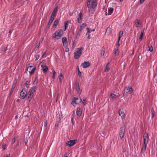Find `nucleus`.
<instances>
[{
    "mask_svg": "<svg viewBox=\"0 0 157 157\" xmlns=\"http://www.w3.org/2000/svg\"><path fill=\"white\" fill-rule=\"evenodd\" d=\"M117 97V95L114 94L112 93L110 96V97L113 99H115Z\"/></svg>",
    "mask_w": 157,
    "mask_h": 157,
    "instance_id": "nucleus-24",
    "label": "nucleus"
},
{
    "mask_svg": "<svg viewBox=\"0 0 157 157\" xmlns=\"http://www.w3.org/2000/svg\"><path fill=\"white\" fill-rule=\"evenodd\" d=\"M120 40H119V39H118L117 42L116 44V48H117L120 46V44H119Z\"/></svg>",
    "mask_w": 157,
    "mask_h": 157,
    "instance_id": "nucleus-36",
    "label": "nucleus"
},
{
    "mask_svg": "<svg viewBox=\"0 0 157 157\" xmlns=\"http://www.w3.org/2000/svg\"><path fill=\"white\" fill-rule=\"evenodd\" d=\"M46 57V54L45 52H44L43 54L42 57V58H45Z\"/></svg>",
    "mask_w": 157,
    "mask_h": 157,
    "instance_id": "nucleus-48",
    "label": "nucleus"
},
{
    "mask_svg": "<svg viewBox=\"0 0 157 157\" xmlns=\"http://www.w3.org/2000/svg\"><path fill=\"white\" fill-rule=\"evenodd\" d=\"M86 35L88 36L87 38L88 39H90L91 38L90 33H89V32H87L86 33Z\"/></svg>",
    "mask_w": 157,
    "mask_h": 157,
    "instance_id": "nucleus-34",
    "label": "nucleus"
},
{
    "mask_svg": "<svg viewBox=\"0 0 157 157\" xmlns=\"http://www.w3.org/2000/svg\"><path fill=\"white\" fill-rule=\"evenodd\" d=\"M86 30L87 31V32H89V33H91L92 32H94L95 31L94 29H90L88 28H86Z\"/></svg>",
    "mask_w": 157,
    "mask_h": 157,
    "instance_id": "nucleus-27",
    "label": "nucleus"
},
{
    "mask_svg": "<svg viewBox=\"0 0 157 157\" xmlns=\"http://www.w3.org/2000/svg\"><path fill=\"white\" fill-rule=\"evenodd\" d=\"M40 45V43H39L38 44H37L36 45V46L35 47V49L36 50L38 48L39 46Z\"/></svg>",
    "mask_w": 157,
    "mask_h": 157,
    "instance_id": "nucleus-45",
    "label": "nucleus"
},
{
    "mask_svg": "<svg viewBox=\"0 0 157 157\" xmlns=\"http://www.w3.org/2000/svg\"><path fill=\"white\" fill-rule=\"evenodd\" d=\"M151 114L152 115V118H154V117H155V112L154 111L153 109H152L151 110Z\"/></svg>",
    "mask_w": 157,
    "mask_h": 157,
    "instance_id": "nucleus-30",
    "label": "nucleus"
},
{
    "mask_svg": "<svg viewBox=\"0 0 157 157\" xmlns=\"http://www.w3.org/2000/svg\"><path fill=\"white\" fill-rule=\"evenodd\" d=\"M90 65V63L88 62H85L82 64V67L85 68L89 67Z\"/></svg>",
    "mask_w": 157,
    "mask_h": 157,
    "instance_id": "nucleus-14",
    "label": "nucleus"
},
{
    "mask_svg": "<svg viewBox=\"0 0 157 157\" xmlns=\"http://www.w3.org/2000/svg\"><path fill=\"white\" fill-rule=\"evenodd\" d=\"M36 87L34 86H33L31 89H30L29 92L34 95L36 91Z\"/></svg>",
    "mask_w": 157,
    "mask_h": 157,
    "instance_id": "nucleus-15",
    "label": "nucleus"
},
{
    "mask_svg": "<svg viewBox=\"0 0 157 157\" xmlns=\"http://www.w3.org/2000/svg\"><path fill=\"white\" fill-rule=\"evenodd\" d=\"M143 32L144 31H142L140 35V40H142L143 37Z\"/></svg>",
    "mask_w": 157,
    "mask_h": 157,
    "instance_id": "nucleus-31",
    "label": "nucleus"
},
{
    "mask_svg": "<svg viewBox=\"0 0 157 157\" xmlns=\"http://www.w3.org/2000/svg\"><path fill=\"white\" fill-rule=\"evenodd\" d=\"M65 48V51L67 52H68L69 51V49L68 48L67 46V47H64Z\"/></svg>",
    "mask_w": 157,
    "mask_h": 157,
    "instance_id": "nucleus-46",
    "label": "nucleus"
},
{
    "mask_svg": "<svg viewBox=\"0 0 157 157\" xmlns=\"http://www.w3.org/2000/svg\"><path fill=\"white\" fill-rule=\"evenodd\" d=\"M82 13L81 12L78 13L77 14V19L78 22V23H80L82 22Z\"/></svg>",
    "mask_w": 157,
    "mask_h": 157,
    "instance_id": "nucleus-10",
    "label": "nucleus"
},
{
    "mask_svg": "<svg viewBox=\"0 0 157 157\" xmlns=\"http://www.w3.org/2000/svg\"><path fill=\"white\" fill-rule=\"evenodd\" d=\"M140 24L139 23V21L138 20H137L136 21L135 23V25L136 27H139Z\"/></svg>",
    "mask_w": 157,
    "mask_h": 157,
    "instance_id": "nucleus-32",
    "label": "nucleus"
},
{
    "mask_svg": "<svg viewBox=\"0 0 157 157\" xmlns=\"http://www.w3.org/2000/svg\"><path fill=\"white\" fill-rule=\"evenodd\" d=\"M18 115H16V116H15V118L16 119H17L18 118Z\"/></svg>",
    "mask_w": 157,
    "mask_h": 157,
    "instance_id": "nucleus-58",
    "label": "nucleus"
},
{
    "mask_svg": "<svg viewBox=\"0 0 157 157\" xmlns=\"http://www.w3.org/2000/svg\"><path fill=\"white\" fill-rule=\"evenodd\" d=\"M13 89H11V90H10V94L9 95V96H10V95H11V94L13 92Z\"/></svg>",
    "mask_w": 157,
    "mask_h": 157,
    "instance_id": "nucleus-54",
    "label": "nucleus"
},
{
    "mask_svg": "<svg viewBox=\"0 0 157 157\" xmlns=\"http://www.w3.org/2000/svg\"><path fill=\"white\" fill-rule=\"evenodd\" d=\"M83 48L81 47L76 49L74 53V58L75 59H78L81 56Z\"/></svg>",
    "mask_w": 157,
    "mask_h": 157,
    "instance_id": "nucleus-4",
    "label": "nucleus"
},
{
    "mask_svg": "<svg viewBox=\"0 0 157 157\" xmlns=\"http://www.w3.org/2000/svg\"><path fill=\"white\" fill-rule=\"evenodd\" d=\"M10 154H7L6 157H10Z\"/></svg>",
    "mask_w": 157,
    "mask_h": 157,
    "instance_id": "nucleus-56",
    "label": "nucleus"
},
{
    "mask_svg": "<svg viewBox=\"0 0 157 157\" xmlns=\"http://www.w3.org/2000/svg\"><path fill=\"white\" fill-rule=\"evenodd\" d=\"M27 86H28V85H27V86L26 85V87H28Z\"/></svg>",
    "mask_w": 157,
    "mask_h": 157,
    "instance_id": "nucleus-63",
    "label": "nucleus"
},
{
    "mask_svg": "<svg viewBox=\"0 0 157 157\" xmlns=\"http://www.w3.org/2000/svg\"><path fill=\"white\" fill-rule=\"evenodd\" d=\"M20 96L22 98H24L27 95V92L25 90H22L20 92Z\"/></svg>",
    "mask_w": 157,
    "mask_h": 157,
    "instance_id": "nucleus-11",
    "label": "nucleus"
},
{
    "mask_svg": "<svg viewBox=\"0 0 157 157\" xmlns=\"http://www.w3.org/2000/svg\"><path fill=\"white\" fill-rule=\"evenodd\" d=\"M133 91L132 88L130 86L126 87L125 88V91L128 94H131Z\"/></svg>",
    "mask_w": 157,
    "mask_h": 157,
    "instance_id": "nucleus-9",
    "label": "nucleus"
},
{
    "mask_svg": "<svg viewBox=\"0 0 157 157\" xmlns=\"http://www.w3.org/2000/svg\"><path fill=\"white\" fill-rule=\"evenodd\" d=\"M81 32H82L81 31L79 30V31L78 32V33L76 35V37H78L80 36V34Z\"/></svg>",
    "mask_w": 157,
    "mask_h": 157,
    "instance_id": "nucleus-38",
    "label": "nucleus"
},
{
    "mask_svg": "<svg viewBox=\"0 0 157 157\" xmlns=\"http://www.w3.org/2000/svg\"><path fill=\"white\" fill-rule=\"evenodd\" d=\"M148 139L149 137L147 133H145L144 136V144L141 147V154L144 155H145L146 153V148L148 143Z\"/></svg>",
    "mask_w": 157,
    "mask_h": 157,
    "instance_id": "nucleus-2",
    "label": "nucleus"
},
{
    "mask_svg": "<svg viewBox=\"0 0 157 157\" xmlns=\"http://www.w3.org/2000/svg\"><path fill=\"white\" fill-rule=\"evenodd\" d=\"M62 41L64 47H67V46L68 43L67 41V39L66 37H63L62 39Z\"/></svg>",
    "mask_w": 157,
    "mask_h": 157,
    "instance_id": "nucleus-12",
    "label": "nucleus"
},
{
    "mask_svg": "<svg viewBox=\"0 0 157 157\" xmlns=\"http://www.w3.org/2000/svg\"><path fill=\"white\" fill-rule=\"evenodd\" d=\"M105 50L104 49H102L101 50V55L102 56H104V54H105Z\"/></svg>",
    "mask_w": 157,
    "mask_h": 157,
    "instance_id": "nucleus-43",
    "label": "nucleus"
},
{
    "mask_svg": "<svg viewBox=\"0 0 157 157\" xmlns=\"http://www.w3.org/2000/svg\"><path fill=\"white\" fill-rule=\"evenodd\" d=\"M86 26V23H83L80 26L79 30L82 31V30Z\"/></svg>",
    "mask_w": 157,
    "mask_h": 157,
    "instance_id": "nucleus-22",
    "label": "nucleus"
},
{
    "mask_svg": "<svg viewBox=\"0 0 157 157\" xmlns=\"http://www.w3.org/2000/svg\"><path fill=\"white\" fill-rule=\"evenodd\" d=\"M110 28H107L106 30V34L107 35H109L110 32Z\"/></svg>",
    "mask_w": 157,
    "mask_h": 157,
    "instance_id": "nucleus-33",
    "label": "nucleus"
},
{
    "mask_svg": "<svg viewBox=\"0 0 157 157\" xmlns=\"http://www.w3.org/2000/svg\"><path fill=\"white\" fill-rule=\"evenodd\" d=\"M15 141H16L15 138H14L11 141L12 144H13L14 143V142H15Z\"/></svg>",
    "mask_w": 157,
    "mask_h": 157,
    "instance_id": "nucleus-49",
    "label": "nucleus"
},
{
    "mask_svg": "<svg viewBox=\"0 0 157 157\" xmlns=\"http://www.w3.org/2000/svg\"><path fill=\"white\" fill-rule=\"evenodd\" d=\"M52 72L53 74L52 78H53L54 79L56 74V72L53 69L52 70Z\"/></svg>",
    "mask_w": 157,
    "mask_h": 157,
    "instance_id": "nucleus-39",
    "label": "nucleus"
},
{
    "mask_svg": "<svg viewBox=\"0 0 157 157\" xmlns=\"http://www.w3.org/2000/svg\"><path fill=\"white\" fill-rule=\"evenodd\" d=\"M153 51V48L152 46L149 47L148 51L151 52Z\"/></svg>",
    "mask_w": 157,
    "mask_h": 157,
    "instance_id": "nucleus-42",
    "label": "nucleus"
},
{
    "mask_svg": "<svg viewBox=\"0 0 157 157\" xmlns=\"http://www.w3.org/2000/svg\"><path fill=\"white\" fill-rule=\"evenodd\" d=\"M48 69V68L47 66L43 68V71L44 73L46 72Z\"/></svg>",
    "mask_w": 157,
    "mask_h": 157,
    "instance_id": "nucleus-29",
    "label": "nucleus"
},
{
    "mask_svg": "<svg viewBox=\"0 0 157 157\" xmlns=\"http://www.w3.org/2000/svg\"><path fill=\"white\" fill-rule=\"evenodd\" d=\"M75 89L78 93L79 94H80L81 92V90H80L79 87V84L78 83H77L76 85Z\"/></svg>",
    "mask_w": 157,
    "mask_h": 157,
    "instance_id": "nucleus-18",
    "label": "nucleus"
},
{
    "mask_svg": "<svg viewBox=\"0 0 157 157\" xmlns=\"http://www.w3.org/2000/svg\"><path fill=\"white\" fill-rule=\"evenodd\" d=\"M40 57V56L39 55H37L36 56V59H35L36 61H37L38 59H39V57Z\"/></svg>",
    "mask_w": 157,
    "mask_h": 157,
    "instance_id": "nucleus-47",
    "label": "nucleus"
},
{
    "mask_svg": "<svg viewBox=\"0 0 157 157\" xmlns=\"http://www.w3.org/2000/svg\"><path fill=\"white\" fill-rule=\"evenodd\" d=\"M28 142V141L27 140L26 141H25V144L26 145L27 144V143Z\"/></svg>",
    "mask_w": 157,
    "mask_h": 157,
    "instance_id": "nucleus-60",
    "label": "nucleus"
},
{
    "mask_svg": "<svg viewBox=\"0 0 157 157\" xmlns=\"http://www.w3.org/2000/svg\"><path fill=\"white\" fill-rule=\"evenodd\" d=\"M118 51V50L117 48L114 49V53L115 55H117L118 54V52H117Z\"/></svg>",
    "mask_w": 157,
    "mask_h": 157,
    "instance_id": "nucleus-41",
    "label": "nucleus"
},
{
    "mask_svg": "<svg viewBox=\"0 0 157 157\" xmlns=\"http://www.w3.org/2000/svg\"><path fill=\"white\" fill-rule=\"evenodd\" d=\"M120 1L121 2H122L123 1V0H120Z\"/></svg>",
    "mask_w": 157,
    "mask_h": 157,
    "instance_id": "nucleus-62",
    "label": "nucleus"
},
{
    "mask_svg": "<svg viewBox=\"0 0 157 157\" xmlns=\"http://www.w3.org/2000/svg\"><path fill=\"white\" fill-rule=\"evenodd\" d=\"M63 157H69L68 156H67V154H65L64 155Z\"/></svg>",
    "mask_w": 157,
    "mask_h": 157,
    "instance_id": "nucleus-57",
    "label": "nucleus"
},
{
    "mask_svg": "<svg viewBox=\"0 0 157 157\" xmlns=\"http://www.w3.org/2000/svg\"><path fill=\"white\" fill-rule=\"evenodd\" d=\"M146 0H140V4H142Z\"/></svg>",
    "mask_w": 157,
    "mask_h": 157,
    "instance_id": "nucleus-52",
    "label": "nucleus"
},
{
    "mask_svg": "<svg viewBox=\"0 0 157 157\" xmlns=\"http://www.w3.org/2000/svg\"><path fill=\"white\" fill-rule=\"evenodd\" d=\"M123 32L122 31H121L119 34L118 38L119 40H120L121 37L123 36Z\"/></svg>",
    "mask_w": 157,
    "mask_h": 157,
    "instance_id": "nucleus-26",
    "label": "nucleus"
},
{
    "mask_svg": "<svg viewBox=\"0 0 157 157\" xmlns=\"http://www.w3.org/2000/svg\"><path fill=\"white\" fill-rule=\"evenodd\" d=\"M57 10H58V9H57V7H56L54 9L52 15H51V16L53 17H55V16L56 14V12H57Z\"/></svg>",
    "mask_w": 157,
    "mask_h": 157,
    "instance_id": "nucleus-20",
    "label": "nucleus"
},
{
    "mask_svg": "<svg viewBox=\"0 0 157 157\" xmlns=\"http://www.w3.org/2000/svg\"><path fill=\"white\" fill-rule=\"evenodd\" d=\"M6 146V144H2V148L3 149V150H4L5 149Z\"/></svg>",
    "mask_w": 157,
    "mask_h": 157,
    "instance_id": "nucleus-51",
    "label": "nucleus"
},
{
    "mask_svg": "<svg viewBox=\"0 0 157 157\" xmlns=\"http://www.w3.org/2000/svg\"><path fill=\"white\" fill-rule=\"evenodd\" d=\"M54 17H53L51 16V17L50 18V20L49 21V22H48V26L49 27L50 26V25L52 23V22L54 20Z\"/></svg>",
    "mask_w": 157,
    "mask_h": 157,
    "instance_id": "nucleus-21",
    "label": "nucleus"
},
{
    "mask_svg": "<svg viewBox=\"0 0 157 157\" xmlns=\"http://www.w3.org/2000/svg\"><path fill=\"white\" fill-rule=\"evenodd\" d=\"M71 23V20H68L67 21L64 22V31H65L66 29L67 28L68 25V23Z\"/></svg>",
    "mask_w": 157,
    "mask_h": 157,
    "instance_id": "nucleus-16",
    "label": "nucleus"
},
{
    "mask_svg": "<svg viewBox=\"0 0 157 157\" xmlns=\"http://www.w3.org/2000/svg\"><path fill=\"white\" fill-rule=\"evenodd\" d=\"M126 151V150L125 149H123V151L124 152H125Z\"/></svg>",
    "mask_w": 157,
    "mask_h": 157,
    "instance_id": "nucleus-59",
    "label": "nucleus"
},
{
    "mask_svg": "<svg viewBox=\"0 0 157 157\" xmlns=\"http://www.w3.org/2000/svg\"><path fill=\"white\" fill-rule=\"evenodd\" d=\"M38 79L37 78H35L34 81L33 83L35 84H36L38 82Z\"/></svg>",
    "mask_w": 157,
    "mask_h": 157,
    "instance_id": "nucleus-44",
    "label": "nucleus"
},
{
    "mask_svg": "<svg viewBox=\"0 0 157 157\" xmlns=\"http://www.w3.org/2000/svg\"><path fill=\"white\" fill-rule=\"evenodd\" d=\"M97 6L96 0H88L87 3V6L89 9V13H93L95 11Z\"/></svg>",
    "mask_w": 157,
    "mask_h": 157,
    "instance_id": "nucleus-1",
    "label": "nucleus"
},
{
    "mask_svg": "<svg viewBox=\"0 0 157 157\" xmlns=\"http://www.w3.org/2000/svg\"><path fill=\"white\" fill-rule=\"evenodd\" d=\"M63 31L62 29H59L56 31L53 36V38L55 39H58L63 36Z\"/></svg>",
    "mask_w": 157,
    "mask_h": 157,
    "instance_id": "nucleus-3",
    "label": "nucleus"
},
{
    "mask_svg": "<svg viewBox=\"0 0 157 157\" xmlns=\"http://www.w3.org/2000/svg\"><path fill=\"white\" fill-rule=\"evenodd\" d=\"M155 71L157 73V67H156V69H155Z\"/></svg>",
    "mask_w": 157,
    "mask_h": 157,
    "instance_id": "nucleus-61",
    "label": "nucleus"
},
{
    "mask_svg": "<svg viewBox=\"0 0 157 157\" xmlns=\"http://www.w3.org/2000/svg\"><path fill=\"white\" fill-rule=\"evenodd\" d=\"M82 103L84 105H85L86 104L85 99H83L82 101Z\"/></svg>",
    "mask_w": 157,
    "mask_h": 157,
    "instance_id": "nucleus-50",
    "label": "nucleus"
},
{
    "mask_svg": "<svg viewBox=\"0 0 157 157\" xmlns=\"http://www.w3.org/2000/svg\"><path fill=\"white\" fill-rule=\"evenodd\" d=\"M108 11L110 12V13H113V9L112 8H110L108 9Z\"/></svg>",
    "mask_w": 157,
    "mask_h": 157,
    "instance_id": "nucleus-35",
    "label": "nucleus"
},
{
    "mask_svg": "<svg viewBox=\"0 0 157 157\" xmlns=\"http://www.w3.org/2000/svg\"><path fill=\"white\" fill-rule=\"evenodd\" d=\"M124 127H122L120 128V130L119 133L120 137L121 139H122L124 136Z\"/></svg>",
    "mask_w": 157,
    "mask_h": 157,
    "instance_id": "nucleus-8",
    "label": "nucleus"
},
{
    "mask_svg": "<svg viewBox=\"0 0 157 157\" xmlns=\"http://www.w3.org/2000/svg\"><path fill=\"white\" fill-rule=\"evenodd\" d=\"M109 63H108L106 66V68L105 70V72H108L110 70V67L109 66H108Z\"/></svg>",
    "mask_w": 157,
    "mask_h": 157,
    "instance_id": "nucleus-25",
    "label": "nucleus"
},
{
    "mask_svg": "<svg viewBox=\"0 0 157 157\" xmlns=\"http://www.w3.org/2000/svg\"><path fill=\"white\" fill-rule=\"evenodd\" d=\"M78 75L80 76H81V72L79 71V69H78Z\"/></svg>",
    "mask_w": 157,
    "mask_h": 157,
    "instance_id": "nucleus-55",
    "label": "nucleus"
},
{
    "mask_svg": "<svg viewBox=\"0 0 157 157\" xmlns=\"http://www.w3.org/2000/svg\"><path fill=\"white\" fill-rule=\"evenodd\" d=\"M63 78L62 74L61 73L59 76V78L60 82H61Z\"/></svg>",
    "mask_w": 157,
    "mask_h": 157,
    "instance_id": "nucleus-28",
    "label": "nucleus"
},
{
    "mask_svg": "<svg viewBox=\"0 0 157 157\" xmlns=\"http://www.w3.org/2000/svg\"><path fill=\"white\" fill-rule=\"evenodd\" d=\"M27 70L30 74H32L35 70V67L33 65L29 66L27 68Z\"/></svg>",
    "mask_w": 157,
    "mask_h": 157,
    "instance_id": "nucleus-6",
    "label": "nucleus"
},
{
    "mask_svg": "<svg viewBox=\"0 0 157 157\" xmlns=\"http://www.w3.org/2000/svg\"><path fill=\"white\" fill-rule=\"evenodd\" d=\"M33 95H34L33 94L30 93L29 92L28 93V100L29 101H30L31 100L33 96Z\"/></svg>",
    "mask_w": 157,
    "mask_h": 157,
    "instance_id": "nucleus-19",
    "label": "nucleus"
},
{
    "mask_svg": "<svg viewBox=\"0 0 157 157\" xmlns=\"http://www.w3.org/2000/svg\"><path fill=\"white\" fill-rule=\"evenodd\" d=\"M82 101L81 99L80 98H76L74 97L72 98V105L75 106L76 104H78L79 102H80Z\"/></svg>",
    "mask_w": 157,
    "mask_h": 157,
    "instance_id": "nucleus-5",
    "label": "nucleus"
},
{
    "mask_svg": "<svg viewBox=\"0 0 157 157\" xmlns=\"http://www.w3.org/2000/svg\"><path fill=\"white\" fill-rule=\"evenodd\" d=\"M27 86H28V85H27V86L26 85V87H28Z\"/></svg>",
    "mask_w": 157,
    "mask_h": 157,
    "instance_id": "nucleus-64",
    "label": "nucleus"
},
{
    "mask_svg": "<svg viewBox=\"0 0 157 157\" xmlns=\"http://www.w3.org/2000/svg\"><path fill=\"white\" fill-rule=\"evenodd\" d=\"M40 66L42 67L43 68L44 67H45L46 66L45 64L44 63H40Z\"/></svg>",
    "mask_w": 157,
    "mask_h": 157,
    "instance_id": "nucleus-40",
    "label": "nucleus"
},
{
    "mask_svg": "<svg viewBox=\"0 0 157 157\" xmlns=\"http://www.w3.org/2000/svg\"><path fill=\"white\" fill-rule=\"evenodd\" d=\"M118 113L119 116L121 117L122 121H124L125 119V115L123 112V110L120 109L118 111Z\"/></svg>",
    "mask_w": 157,
    "mask_h": 157,
    "instance_id": "nucleus-7",
    "label": "nucleus"
},
{
    "mask_svg": "<svg viewBox=\"0 0 157 157\" xmlns=\"http://www.w3.org/2000/svg\"><path fill=\"white\" fill-rule=\"evenodd\" d=\"M76 114L78 117H80L81 116L82 114V111L81 108L80 107H78L77 108L76 111Z\"/></svg>",
    "mask_w": 157,
    "mask_h": 157,
    "instance_id": "nucleus-17",
    "label": "nucleus"
},
{
    "mask_svg": "<svg viewBox=\"0 0 157 157\" xmlns=\"http://www.w3.org/2000/svg\"><path fill=\"white\" fill-rule=\"evenodd\" d=\"M75 143V140H71L67 142L66 145L67 146H71L74 145Z\"/></svg>",
    "mask_w": 157,
    "mask_h": 157,
    "instance_id": "nucleus-13",
    "label": "nucleus"
},
{
    "mask_svg": "<svg viewBox=\"0 0 157 157\" xmlns=\"http://www.w3.org/2000/svg\"><path fill=\"white\" fill-rule=\"evenodd\" d=\"M59 20L58 19L56 20L54 22L53 25V27L55 28L56 27V26L58 24L59 22Z\"/></svg>",
    "mask_w": 157,
    "mask_h": 157,
    "instance_id": "nucleus-23",
    "label": "nucleus"
},
{
    "mask_svg": "<svg viewBox=\"0 0 157 157\" xmlns=\"http://www.w3.org/2000/svg\"><path fill=\"white\" fill-rule=\"evenodd\" d=\"M47 121L45 120L44 122V126L46 127L47 126Z\"/></svg>",
    "mask_w": 157,
    "mask_h": 157,
    "instance_id": "nucleus-53",
    "label": "nucleus"
},
{
    "mask_svg": "<svg viewBox=\"0 0 157 157\" xmlns=\"http://www.w3.org/2000/svg\"><path fill=\"white\" fill-rule=\"evenodd\" d=\"M74 115L73 114H72L71 116V122L73 125L74 124Z\"/></svg>",
    "mask_w": 157,
    "mask_h": 157,
    "instance_id": "nucleus-37",
    "label": "nucleus"
}]
</instances>
